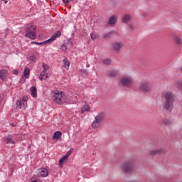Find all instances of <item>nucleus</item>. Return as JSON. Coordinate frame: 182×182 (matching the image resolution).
Masks as SVG:
<instances>
[{"mask_svg": "<svg viewBox=\"0 0 182 182\" xmlns=\"http://www.w3.org/2000/svg\"><path fill=\"white\" fill-rule=\"evenodd\" d=\"M122 168L125 171V173H130V171H132V170H133L132 161H125V163L123 164Z\"/></svg>", "mask_w": 182, "mask_h": 182, "instance_id": "7", "label": "nucleus"}, {"mask_svg": "<svg viewBox=\"0 0 182 182\" xmlns=\"http://www.w3.org/2000/svg\"><path fill=\"white\" fill-rule=\"evenodd\" d=\"M91 127L92 129H97L100 126V123L105 120V114L103 112L98 113Z\"/></svg>", "mask_w": 182, "mask_h": 182, "instance_id": "4", "label": "nucleus"}, {"mask_svg": "<svg viewBox=\"0 0 182 182\" xmlns=\"http://www.w3.org/2000/svg\"><path fill=\"white\" fill-rule=\"evenodd\" d=\"M107 75L108 77H114V70H108Z\"/></svg>", "mask_w": 182, "mask_h": 182, "instance_id": "22", "label": "nucleus"}, {"mask_svg": "<svg viewBox=\"0 0 182 182\" xmlns=\"http://www.w3.org/2000/svg\"><path fill=\"white\" fill-rule=\"evenodd\" d=\"M48 73H46V71H42L40 74L39 79L40 80H46L48 79Z\"/></svg>", "mask_w": 182, "mask_h": 182, "instance_id": "14", "label": "nucleus"}, {"mask_svg": "<svg viewBox=\"0 0 182 182\" xmlns=\"http://www.w3.org/2000/svg\"><path fill=\"white\" fill-rule=\"evenodd\" d=\"M63 2L65 5H69V0H63Z\"/></svg>", "mask_w": 182, "mask_h": 182, "instance_id": "36", "label": "nucleus"}, {"mask_svg": "<svg viewBox=\"0 0 182 182\" xmlns=\"http://www.w3.org/2000/svg\"><path fill=\"white\" fill-rule=\"evenodd\" d=\"M113 36V32L107 33V34H105L104 38L105 39H110Z\"/></svg>", "mask_w": 182, "mask_h": 182, "instance_id": "25", "label": "nucleus"}, {"mask_svg": "<svg viewBox=\"0 0 182 182\" xmlns=\"http://www.w3.org/2000/svg\"><path fill=\"white\" fill-rule=\"evenodd\" d=\"M162 123L166 126H170V124H171V121H170L169 119H165L162 120Z\"/></svg>", "mask_w": 182, "mask_h": 182, "instance_id": "27", "label": "nucleus"}, {"mask_svg": "<svg viewBox=\"0 0 182 182\" xmlns=\"http://www.w3.org/2000/svg\"><path fill=\"white\" fill-rule=\"evenodd\" d=\"M38 177H48V169L43 168L37 170Z\"/></svg>", "mask_w": 182, "mask_h": 182, "instance_id": "9", "label": "nucleus"}, {"mask_svg": "<svg viewBox=\"0 0 182 182\" xmlns=\"http://www.w3.org/2000/svg\"><path fill=\"white\" fill-rule=\"evenodd\" d=\"M64 62V68H65L66 69H69V65H70V63L66 60H63Z\"/></svg>", "mask_w": 182, "mask_h": 182, "instance_id": "31", "label": "nucleus"}, {"mask_svg": "<svg viewBox=\"0 0 182 182\" xmlns=\"http://www.w3.org/2000/svg\"><path fill=\"white\" fill-rule=\"evenodd\" d=\"M130 19H132V17H130V16H129V15H126L123 18V22H124V23H127V22H129V21H130Z\"/></svg>", "mask_w": 182, "mask_h": 182, "instance_id": "26", "label": "nucleus"}, {"mask_svg": "<svg viewBox=\"0 0 182 182\" xmlns=\"http://www.w3.org/2000/svg\"><path fill=\"white\" fill-rule=\"evenodd\" d=\"M70 1H73V0H70Z\"/></svg>", "mask_w": 182, "mask_h": 182, "instance_id": "42", "label": "nucleus"}, {"mask_svg": "<svg viewBox=\"0 0 182 182\" xmlns=\"http://www.w3.org/2000/svg\"><path fill=\"white\" fill-rule=\"evenodd\" d=\"M43 68L44 69L43 72H48L49 70V67L45 63H43Z\"/></svg>", "mask_w": 182, "mask_h": 182, "instance_id": "32", "label": "nucleus"}, {"mask_svg": "<svg viewBox=\"0 0 182 182\" xmlns=\"http://www.w3.org/2000/svg\"><path fill=\"white\" fill-rule=\"evenodd\" d=\"M104 65H110L112 63V60L110 58H106L102 60Z\"/></svg>", "mask_w": 182, "mask_h": 182, "instance_id": "28", "label": "nucleus"}, {"mask_svg": "<svg viewBox=\"0 0 182 182\" xmlns=\"http://www.w3.org/2000/svg\"><path fill=\"white\" fill-rule=\"evenodd\" d=\"M163 107L168 112L173 110V103L174 102V94L171 92H164L161 95Z\"/></svg>", "mask_w": 182, "mask_h": 182, "instance_id": "1", "label": "nucleus"}, {"mask_svg": "<svg viewBox=\"0 0 182 182\" xmlns=\"http://www.w3.org/2000/svg\"><path fill=\"white\" fill-rule=\"evenodd\" d=\"M4 140L5 141H6L7 144L11 143V144H15V141H14L12 135H9L6 136Z\"/></svg>", "mask_w": 182, "mask_h": 182, "instance_id": "15", "label": "nucleus"}, {"mask_svg": "<svg viewBox=\"0 0 182 182\" xmlns=\"http://www.w3.org/2000/svg\"><path fill=\"white\" fill-rule=\"evenodd\" d=\"M129 29L131 30V31H133L134 29V26H133V25H129Z\"/></svg>", "mask_w": 182, "mask_h": 182, "instance_id": "37", "label": "nucleus"}, {"mask_svg": "<svg viewBox=\"0 0 182 182\" xmlns=\"http://www.w3.org/2000/svg\"><path fill=\"white\" fill-rule=\"evenodd\" d=\"M62 136V132L57 131L54 133L53 136V139L55 140H60L61 136Z\"/></svg>", "mask_w": 182, "mask_h": 182, "instance_id": "13", "label": "nucleus"}, {"mask_svg": "<svg viewBox=\"0 0 182 182\" xmlns=\"http://www.w3.org/2000/svg\"><path fill=\"white\" fill-rule=\"evenodd\" d=\"M6 70H0V79H1V80H4L5 79H6Z\"/></svg>", "mask_w": 182, "mask_h": 182, "instance_id": "17", "label": "nucleus"}, {"mask_svg": "<svg viewBox=\"0 0 182 182\" xmlns=\"http://www.w3.org/2000/svg\"><path fill=\"white\" fill-rule=\"evenodd\" d=\"M31 93L32 97H38L36 87H34V86L31 87Z\"/></svg>", "mask_w": 182, "mask_h": 182, "instance_id": "16", "label": "nucleus"}, {"mask_svg": "<svg viewBox=\"0 0 182 182\" xmlns=\"http://www.w3.org/2000/svg\"><path fill=\"white\" fill-rule=\"evenodd\" d=\"M62 33H60V31H57L55 33H54L51 38L44 42L42 43H36V42H31V43H36V45H46V43H51V42H53L56 38H59Z\"/></svg>", "mask_w": 182, "mask_h": 182, "instance_id": "6", "label": "nucleus"}, {"mask_svg": "<svg viewBox=\"0 0 182 182\" xmlns=\"http://www.w3.org/2000/svg\"><path fill=\"white\" fill-rule=\"evenodd\" d=\"M109 25H114V16H112L109 20Z\"/></svg>", "mask_w": 182, "mask_h": 182, "instance_id": "29", "label": "nucleus"}, {"mask_svg": "<svg viewBox=\"0 0 182 182\" xmlns=\"http://www.w3.org/2000/svg\"><path fill=\"white\" fill-rule=\"evenodd\" d=\"M85 112H90V107H89L88 105H85L82 108H81V113H85Z\"/></svg>", "mask_w": 182, "mask_h": 182, "instance_id": "18", "label": "nucleus"}, {"mask_svg": "<svg viewBox=\"0 0 182 182\" xmlns=\"http://www.w3.org/2000/svg\"><path fill=\"white\" fill-rule=\"evenodd\" d=\"M72 154V149H70V151H68L66 154L65 156H64L65 157H66L67 159L69 157V156H70Z\"/></svg>", "mask_w": 182, "mask_h": 182, "instance_id": "34", "label": "nucleus"}, {"mask_svg": "<svg viewBox=\"0 0 182 182\" xmlns=\"http://www.w3.org/2000/svg\"><path fill=\"white\" fill-rule=\"evenodd\" d=\"M114 22H116V17H114Z\"/></svg>", "mask_w": 182, "mask_h": 182, "instance_id": "41", "label": "nucleus"}, {"mask_svg": "<svg viewBox=\"0 0 182 182\" xmlns=\"http://www.w3.org/2000/svg\"><path fill=\"white\" fill-rule=\"evenodd\" d=\"M21 102H23V103H27L28 102V97H23Z\"/></svg>", "mask_w": 182, "mask_h": 182, "instance_id": "35", "label": "nucleus"}, {"mask_svg": "<svg viewBox=\"0 0 182 182\" xmlns=\"http://www.w3.org/2000/svg\"><path fill=\"white\" fill-rule=\"evenodd\" d=\"M39 56V53H36L33 54V55L30 56L29 60H31V62H36V58Z\"/></svg>", "mask_w": 182, "mask_h": 182, "instance_id": "20", "label": "nucleus"}, {"mask_svg": "<svg viewBox=\"0 0 182 182\" xmlns=\"http://www.w3.org/2000/svg\"><path fill=\"white\" fill-rule=\"evenodd\" d=\"M156 154H166V151L163 149H158L149 151V156L152 157L156 156Z\"/></svg>", "mask_w": 182, "mask_h": 182, "instance_id": "11", "label": "nucleus"}, {"mask_svg": "<svg viewBox=\"0 0 182 182\" xmlns=\"http://www.w3.org/2000/svg\"><path fill=\"white\" fill-rule=\"evenodd\" d=\"M121 84L125 87H131L133 85V78L130 76H124L121 78Z\"/></svg>", "mask_w": 182, "mask_h": 182, "instance_id": "5", "label": "nucleus"}, {"mask_svg": "<svg viewBox=\"0 0 182 182\" xmlns=\"http://www.w3.org/2000/svg\"><path fill=\"white\" fill-rule=\"evenodd\" d=\"M124 45L122 41H117L114 43V53H120Z\"/></svg>", "mask_w": 182, "mask_h": 182, "instance_id": "10", "label": "nucleus"}, {"mask_svg": "<svg viewBox=\"0 0 182 182\" xmlns=\"http://www.w3.org/2000/svg\"><path fill=\"white\" fill-rule=\"evenodd\" d=\"M68 159L65 156H63L62 159L59 160L58 166L60 168H62L63 164H65V161H66Z\"/></svg>", "mask_w": 182, "mask_h": 182, "instance_id": "19", "label": "nucleus"}, {"mask_svg": "<svg viewBox=\"0 0 182 182\" xmlns=\"http://www.w3.org/2000/svg\"><path fill=\"white\" fill-rule=\"evenodd\" d=\"M90 36H91V39H92V41H96V39H99V34H96L95 33H92Z\"/></svg>", "mask_w": 182, "mask_h": 182, "instance_id": "24", "label": "nucleus"}, {"mask_svg": "<svg viewBox=\"0 0 182 182\" xmlns=\"http://www.w3.org/2000/svg\"><path fill=\"white\" fill-rule=\"evenodd\" d=\"M176 86L178 87V89L182 90V81H178L176 82Z\"/></svg>", "mask_w": 182, "mask_h": 182, "instance_id": "33", "label": "nucleus"}, {"mask_svg": "<svg viewBox=\"0 0 182 182\" xmlns=\"http://www.w3.org/2000/svg\"><path fill=\"white\" fill-rule=\"evenodd\" d=\"M4 1V4H8V1L2 0Z\"/></svg>", "mask_w": 182, "mask_h": 182, "instance_id": "39", "label": "nucleus"}, {"mask_svg": "<svg viewBox=\"0 0 182 182\" xmlns=\"http://www.w3.org/2000/svg\"><path fill=\"white\" fill-rule=\"evenodd\" d=\"M151 89V85L147 82H142L139 84V90L143 92H149Z\"/></svg>", "mask_w": 182, "mask_h": 182, "instance_id": "8", "label": "nucleus"}, {"mask_svg": "<svg viewBox=\"0 0 182 182\" xmlns=\"http://www.w3.org/2000/svg\"><path fill=\"white\" fill-rule=\"evenodd\" d=\"M60 49L63 52H66V50L68 49V43H65V44H63Z\"/></svg>", "mask_w": 182, "mask_h": 182, "instance_id": "30", "label": "nucleus"}, {"mask_svg": "<svg viewBox=\"0 0 182 182\" xmlns=\"http://www.w3.org/2000/svg\"><path fill=\"white\" fill-rule=\"evenodd\" d=\"M13 73H14V75H18V73H19L18 72V70H13Z\"/></svg>", "mask_w": 182, "mask_h": 182, "instance_id": "38", "label": "nucleus"}, {"mask_svg": "<svg viewBox=\"0 0 182 182\" xmlns=\"http://www.w3.org/2000/svg\"><path fill=\"white\" fill-rule=\"evenodd\" d=\"M16 105H17V107H18L19 109H26V106H28V102H23L21 100H18L16 102Z\"/></svg>", "mask_w": 182, "mask_h": 182, "instance_id": "12", "label": "nucleus"}, {"mask_svg": "<svg viewBox=\"0 0 182 182\" xmlns=\"http://www.w3.org/2000/svg\"><path fill=\"white\" fill-rule=\"evenodd\" d=\"M12 127H15V124H11Z\"/></svg>", "mask_w": 182, "mask_h": 182, "instance_id": "40", "label": "nucleus"}, {"mask_svg": "<svg viewBox=\"0 0 182 182\" xmlns=\"http://www.w3.org/2000/svg\"><path fill=\"white\" fill-rule=\"evenodd\" d=\"M53 102L57 103V105H63L66 103V98L65 97V93L60 91H54L52 97Z\"/></svg>", "mask_w": 182, "mask_h": 182, "instance_id": "2", "label": "nucleus"}, {"mask_svg": "<svg viewBox=\"0 0 182 182\" xmlns=\"http://www.w3.org/2000/svg\"><path fill=\"white\" fill-rule=\"evenodd\" d=\"M174 41H175L176 43H177V45H181V43H182L181 38H180V37L178 36H174Z\"/></svg>", "mask_w": 182, "mask_h": 182, "instance_id": "21", "label": "nucleus"}, {"mask_svg": "<svg viewBox=\"0 0 182 182\" xmlns=\"http://www.w3.org/2000/svg\"><path fill=\"white\" fill-rule=\"evenodd\" d=\"M36 26L33 24H28L25 29L26 32L25 36L26 38H29V39H36Z\"/></svg>", "mask_w": 182, "mask_h": 182, "instance_id": "3", "label": "nucleus"}, {"mask_svg": "<svg viewBox=\"0 0 182 182\" xmlns=\"http://www.w3.org/2000/svg\"><path fill=\"white\" fill-rule=\"evenodd\" d=\"M29 73H31V70L29 68H25L23 75L27 79L29 77Z\"/></svg>", "mask_w": 182, "mask_h": 182, "instance_id": "23", "label": "nucleus"}]
</instances>
